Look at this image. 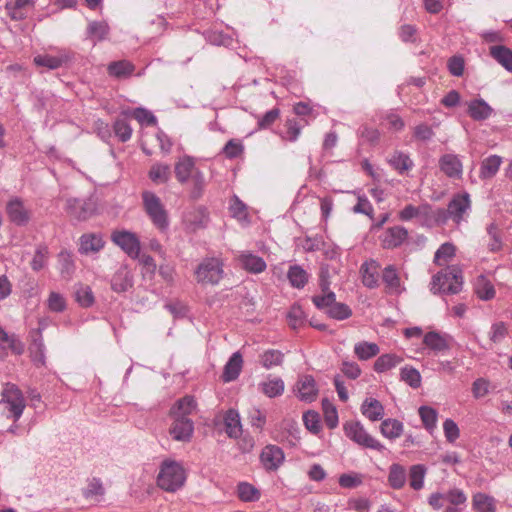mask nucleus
<instances>
[{
    "mask_svg": "<svg viewBox=\"0 0 512 512\" xmlns=\"http://www.w3.org/2000/svg\"><path fill=\"white\" fill-rule=\"evenodd\" d=\"M186 481V473L182 465L174 460H164L159 468L157 485L167 491L176 492Z\"/></svg>",
    "mask_w": 512,
    "mask_h": 512,
    "instance_id": "f257e3e1",
    "label": "nucleus"
},
{
    "mask_svg": "<svg viewBox=\"0 0 512 512\" xmlns=\"http://www.w3.org/2000/svg\"><path fill=\"white\" fill-rule=\"evenodd\" d=\"M462 289L461 271L455 267H448L433 276L431 291L434 294H457Z\"/></svg>",
    "mask_w": 512,
    "mask_h": 512,
    "instance_id": "f03ea898",
    "label": "nucleus"
},
{
    "mask_svg": "<svg viewBox=\"0 0 512 512\" xmlns=\"http://www.w3.org/2000/svg\"><path fill=\"white\" fill-rule=\"evenodd\" d=\"M470 209V195L467 192L459 193L453 196L446 210L438 209L437 217L441 223H446L451 219L454 223L460 224L466 220Z\"/></svg>",
    "mask_w": 512,
    "mask_h": 512,
    "instance_id": "7ed1b4c3",
    "label": "nucleus"
},
{
    "mask_svg": "<svg viewBox=\"0 0 512 512\" xmlns=\"http://www.w3.org/2000/svg\"><path fill=\"white\" fill-rule=\"evenodd\" d=\"M142 200L145 212L153 225L161 232L167 231L169 227L168 213L160 198L151 191L142 193Z\"/></svg>",
    "mask_w": 512,
    "mask_h": 512,
    "instance_id": "20e7f679",
    "label": "nucleus"
},
{
    "mask_svg": "<svg viewBox=\"0 0 512 512\" xmlns=\"http://www.w3.org/2000/svg\"><path fill=\"white\" fill-rule=\"evenodd\" d=\"M195 276L198 283L218 284L223 277V263L216 257L205 258L197 266Z\"/></svg>",
    "mask_w": 512,
    "mask_h": 512,
    "instance_id": "39448f33",
    "label": "nucleus"
},
{
    "mask_svg": "<svg viewBox=\"0 0 512 512\" xmlns=\"http://www.w3.org/2000/svg\"><path fill=\"white\" fill-rule=\"evenodd\" d=\"M343 428L345 435L358 445L377 451L384 449V446L372 437L360 422H347Z\"/></svg>",
    "mask_w": 512,
    "mask_h": 512,
    "instance_id": "423d86ee",
    "label": "nucleus"
},
{
    "mask_svg": "<svg viewBox=\"0 0 512 512\" xmlns=\"http://www.w3.org/2000/svg\"><path fill=\"white\" fill-rule=\"evenodd\" d=\"M0 403L5 404L14 421L20 419L26 407L22 392L16 385L10 383L4 386Z\"/></svg>",
    "mask_w": 512,
    "mask_h": 512,
    "instance_id": "0eeeda50",
    "label": "nucleus"
},
{
    "mask_svg": "<svg viewBox=\"0 0 512 512\" xmlns=\"http://www.w3.org/2000/svg\"><path fill=\"white\" fill-rule=\"evenodd\" d=\"M111 239L129 257L133 259L139 258L141 244L135 233L126 230L115 231L112 233Z\"/></svg>",
    "mask_w": 512,
    "mask_h": 512,
    "instance_id": "6e6552de",
    "label": "nucleus"
},
{
    "mask_svg": "<svg viewBox=\"0 0 512 512\" xmlns=\"http://www.w3.org/2000/svg\"><path fill=\"white\" fill-rule=\"evenodd\" d=\"M5 211L10 222L25 226L31 219V210L19 197H12L6 204Z\"/></svg>",
    "mask_w": 512,
    "mask_h": 512,
    "instance_id": "1a4fd4ad",
    "label": "nucleus"
},
{
    "mask_svg": "<svg viewBox=\"0 0 512 512\" xmlns=\"http://www.w3.org/2000/svg\"><path fill=\"white\" fill-rule=\"evenodd\" d=\"M408 238V231L403 226L389 227L379 236L381 246L385 249H394L402 245Z\"/></svg>",
    "mask_w": 512,
    "mask_h": 512,
    "instance_id": "9d476101",
    "label": "nucleus"
},
{
    "mask_svg": "<svg viewBox=\"0 0 512 512\" xmlns=\"http://www.w3.org/2000/svg\"><path fill=\"white\" fill-rule=\"evenodd\" d=\"M285 454L283 450L276 445L265 446L260 454V462L265 470L275 471L284 462Z\"/></svg>",
    "mask_w": 512,
    "mask_h": 512,
    "instance_id": "9b49d317",
    "label": "nucleus"
},
{
    "mask_svg": "<svg viewBox=\"0 0 512 512\" xmlns=\"http://www.w3.org/2000/svg\"><path fill=\"white\" fill-rule=\"evenodd\" d=\"M294 392L297 398L304 402H312L317 398L318 388L310 375L300 376L295 384Z\"/></svg>",
    "mask_w": 512,
    "mask_h": 512,
    "instance_id": "f8f14e48",
    "label": "nucleus"
},
{
    "mask_svg": "<svg viewBox=\"0 0 512 512\" xmlns=\"http://www.w3.org/2000/svg\"><path fill=\"white\" fill-rule=\"evenodd\" d=\"M194 432V425L189 417H173L169 433L176 441L187 442Z\"/></svg>",
    "mask_w": 512,
    "mask_h": 512,
    "instance_id": "ddd939ff",
    "label": "nucleus"
},
{
    "mask_svg": "<svg viewBox=\"0 0 512 512\" xmlns=\"http://www.w3.org/2000/svg\"><path fill=\"white\" fill-rule=\"evenodd\" d=\"M133 283V273L127 265H121L110 281L111 289L116 293L127 292L133 287Z\"/></svg>",
    "mask_w": 512,
    "mask_h": 512,
    "instance_id": "4468645a",
    "label": "nucleus"
},
{
    "mask_svg": "<svg viewBox=\"0 0 512 512\" xmlns=\"http://www.w3.org/2000/svg\"><path fill=\"white\" fill-rule=\"evenodd\" d=\"M105 245L101 234L85 233L79 238L78 251L82 255H94L99 253Z\"/></svg>",
    "mask_w": 512,
    "mask_h": 512,
    "instance_id": "2eb2a0df",
    "label": "nucleus"
},
{
    "mask_svg": "<svg viewBox=\"0 0 512 512\" xmlns=\"http://www.w3.org/2000/svg\"><path fill=\"white\" fill-rule=\"evenodd\" d=\"M451 337L447 334H440L435 331L428 332L424 335L423 343L434 353L444 354L451 348Z\"/></svg>",
    "mask_w": 512,
    "mask_h": 512,
    "instance_id": "dca6fc26",
    "label": "nucleus"
},
{
    "mask_svg": "<svg viewBox=\"0 0 512 512\" xmlns=\"http://www.w3.org/2000/svg\"><path fill=\"white\" fill-rule=\"evenodd\" d=\"M440 169L449 178L459 179L463 173L462 162L457 155L445 154L439 160Z\"/></svg>",
    "mask_w": 512,
    "mask_h": 512,
    "instance_id": "f3484780",
    "label": "nucleus"
},
{
    "mask_svg": "<svg viewBox=\"0 0 512 512\" xmlns=\"http://www.w3.org/2000/svg\"><path fill=\"white\" fill-rule=\"evenodd\" d=\"M208 216L203 209L189 211L183 216V224L187 231L196 232L206 227Z\"/></svg>",
    "mask_w": 512,
    "mask_h": 512,
    "instance_id": "a211bd4d",
    "label": "nucleus"
},
{
    "mask_svg": "<svg viewBox=\"0 0 512 512\" xmlns=\"http://www.w3.org/2000/svg\"><path fill=\"white\" fill-rule=\"evenodd\" d=\"M67 209L68 213L75 219L85 220L92 215L94 206L92 203L84 200L69 199L67 201Z\"/></svg>",
    "mask_w": 512,
    "mask_h": 512,
    "instance_id": "6ab92c4d",
    "label": "nucleus"
},
{
    "mask_svg": "<svg viewBox=\"0 0 512 512\" xmlns=\"http://www.w3.org/2000/svg\"><path fill=\"white\" fill-rule=\"evenodd\" d=\"M380 265L375 260H370L362 264L360 272L362 282L368 288L378 286Z\"/></svg>",
    "mask_w": 512,
    "mask_h": 512,
    "instance_id": "aec40b11",
    "label": "nucleus"
},
{
    "mask_svg": "<svg viewBox=\"0 0 512 512\" xmlns=\"http://www.w3.org/2000/svg\"><path fill=\"white\" fill-rule=\"evenodd\" d=\"M259 390L269 398L279 397L284 393L285 384L280 377H267L259 383Z\"/></svg>",
    "mask_w": 512,
    "mask_h": 512,
    "instance_id": "412c9836",
    "label": "nucleus"
},
{
    "mask_svg": "<svg viewBox=\"0 0 512 512\" xmlns=\"http://www.w3.org/2000/svg\"><path fill=\"white\" fill-rule=\"evenodd\" d=\"M503 160L498 155H490L483 159L480 164L479 177L482 180L492 179L500 169Z\"/></svg>",
    "mask_w": 512,
    "mask_h": 512,
    "instance_id": "4be33fe9",
    "label": "nucleus"
},
{
    "mask_svg": "<svg viewBox=\"0 0 512 512\" xmlns=\"http://www.w3.org/2000/svg\"><path fill=\"white\" fill-rule=\"evenodd\" d=\"M238 259L242 267L248 272L257 274L263 272L266 269L265 261L261 257L254 255L251 252H242Z\"/></svg>",
    "mask_w": 512,
    "mask_h": 512,
    "instance_id": "5701e85b",
    "label": "nucleus"
},
{
    "mask_svg": "<svg viewBox=\"0 0 512 512\" xmlns=\"http://www.w3.org/2000/svg\"><path fill=\"white\" fill-rule=\"evenodd\" d=\"M493 109L483 99H474L468 103V113L476 121L486 120L491 116Z\"/></svg>",
    "mask_w": 512,
    "mask_h": 512,
    "instance_id": "b1692460",
    "label": "nucleus"
},
{
    "mask_svg": "<svg viewBox=\"0 0 512 512\" xmlns=\"http://www.w3.org/2000/svg\"><path fill=\"white\" fill-rule=\"evenodd\" d=\"M34 3V0L9 1L5 4V9L12 20L19 21L26 18L25 9L34 6Z\"/></svg>",
    "mask_w": 512,
    "mask_h": 512,
    "instance_id": "393cba45",
    "label": "nucleus"
},
{
    "mask_svg": "<svg viewBox=\"0 0 512 512\" xmlns=\"http://www.w3.org/2000/svg\"><path fill=\"white\" fill-rule=\"evenodd\" d=\"M196 170L194 159L190 156L180 158L175 164V175L180 183H186Z\"/></svg>",
    "mask_w": 512,
    "mask_h": 512,
    "instance_id": "a878e982",
    "label": "nucleus"
},
{
    "mask_svg": "<svg viewBox=\"0 0 512 512\" xmlns=\"http://www.w3.org/2000/svg\"><path fill=\"white\" fill-rule=\"evenodd\" d=\"M362 414L371 421L381 420L384 416V407L374 398H366L361 405Z\"/></svg>",
    "mask_w": 512,
    "mask_h": 512,
    "instance_id": "bb28decb",
    "label": "nucleus"
},
{
    "mask_svg": "<svg viewBox=\"0 0 512 512\" xmlns=\"http://www.w3.org/2000/svg\"><path fill=\"white\" fill-rule=\"evenodd\" d=\"M110 28L105 21H90L87 25L86 35L93 43L107 38Z\"/></svg>",
    "mask_w": 512,
    "mask_h": 512,
    "instance_id": "cd10ccee",
    "label": "nucleus"
},
{
    "mask_svg": "<svg viewBox=\"0 0 512 512\" xmlns=\"http://www.w3.org/2000/svg\"><path fill=\"white\" fill-rule=\"evenodd\" d=\"M242 365L243 359L241 354L239 352L233 353L224 367L223 380L225 382L235 380L241 372Z\"/></svg>",
    "mask_w": 512,
    "mask_h": 512,
    "instance_id": "c85d7f7f",
    "label": "nucleus"
},
{
    "mask_svg": "<svg viewBox=\"0 0 512 512\" xmlns=\"http://www.w3.org/2000/svg\"><path fill=\"white\" fill-rule=\"evenodd\" d=\"M229 212L239 223L247 225L250 222L248 208L238 196L233 195L229 202Z\"/></svg>",
    "mask_w": 512,
    "mask_h": 512,
    "instance_id": "c756f323",
    "label": "nucleus"
},
{
    "mask_svg": "<svg viewBox=\"0 0 512 512\" xmlns=\"http://www.w3.org/2000/svg\"><path fill=\"white\" fill-rule=\"evenodd\" d=\"M407 481L406 469L398 464L393 463L389 467L388 484L393 489H401L405 486Z\"/></svg>",
    "mask_w": 512,
    "mask_h": 512,
    "instance_id": "7c9ffc66",
    "label": "nucleus"
},
{
    "mask_svg": "<svg viewBox=\"0 0 512 512\" xmlns=\"http://www.w3.org/2000/svg\"><path fill=\"white\" fill-rule=\"evenodd\" d=\"M404 430L403 423L397 419L388 418L382 421L380 426L381 434L390 440L399 438Z\"/></svg>",
    "mask_w": 512,
    "mask_h": 512,
    "instance_id": "2f4dec72",
    "label": "nucleus"
},
{
    "mask_svg": "<svg viewBox=\"0 0 512 512\" xmlns=\"http://www.w3.org/2000/svg\"><path fill=\"white\" fill-rule=\"evenodd\" d=\"M225 431L231 438H237L242 433L240 416L237 411L229 410L224 417Z\"/></svg>",
    "mask_w": 512,
    "mask_h": 512,
    "instance_id": "473e14b6",
    "label": "nucleus"
},
{
    "mask_svg": "<svg viewBox=\"0 0 512 512\" xmlns=\"http://www.w3.org/2000/svg\"><path fill=\"white\" fill-rule=\"evenodd\" d=\"M491 56L501 64L506 70L512 72V50L502 46H492L490 48Z\"/></svg>",
    "mask_w": 512,
    "mask_h": 512,
    "instance_id": "72a5a7b5",
    "label": "nucleus"
},
{
    "mask_svg": "<svg viewBox=\"0 0 512 512\" xmlns=\"http://www.w3.org/2000/svg\"><path fill=\"white\" fill-rule=\"evenodd\" d=\"M148 176L153 183L164 184L170 179L171 168L168 164H153L149 170Z\"/></svg>",
    "mask_w": 512,
    "mask_h": 512,
    "instance_id": "f704fd0d",
    "label": "nucleus"
},
{
    "mask_svg": "<svg viewBox=\"0 0 512 512\" xmlns=\"http://www.w3.org/2000/svg\"><path fill=\"white\" fill-rule=\"evenodd\" d=\"M196 407L195 400L192 396H185L178 400L171 409L173 417H188Z\"/></svg>",
    "mask_w": 512,
    "mask_h": 512,
    "instance_id": "c9c22d12",
    "label": "nucleus"
},
{
    "mask_svg": "<svg viewBox=\"0 0 512 512\" xmlns=\"http://www.w3.org/2000/svg\"><path fill=\"white\" fill-rule=\"evenodd\" d=\"M472 505L475 511L477 512H495V500L493 497L478 492L473 495Z\"/></svg>",
    "mask_w": 512,
    "mask_h": 512,
    "instance_id": "e433bc0d",
    "label": "nucleus"
},
{
    "mask_svg": "<svg viewBox=\"0 0 512 512\" xmlns=\"http://www.w3.org/2000/svg\"><path fill=\"white\" fill-rule=\"evenodd\" d=\"M382 279L390 293L399 294L402 292L400 278L394 266H387L383 270Z\"/></svg>",
    "mask_w": 512,
    "mask_h": 512,
    "instance_id": "4c0bfd02",
    "label": "nucleus"
},
{
    "mask_svg": "<svg viewBox=\"0 0 512 512\" xmlns=\"http://www.w3.org/2000/svg\"><path fill=\"white\" fill-rule=\"evenodd\" d=\"M476 295L481 300H490L495 296V289L492 283L483 275L477 277L474 283Z\"/></svg>",
    "mask_w": 512,
    "mask_h": 512,
    "instance_id": "58836bf2",
    "label": "nucleus"
},
{
    "mask_svg": "<svg viewBox=\"0 0 512 512\" xmlns=\"http://www.w3.org/2000/svg\"><path fill=\"white\" fill-rule=\"evenodd\" d=\"M380 349L376 343L361 341L355 344L354 353L359 360L365 361L379 353Z\"/></svg>",
    "mask_w": 512,
    "mask_h": 512,
    "instance_id": "ea45409f",
    "label": "nucleus"
},
{
    "mask_svg": "<svg viewBox=\"0 0 512 512\" xmlns=\"http://www.w3.org/2000/svg\"><path fill=\"white\" fill-rule=\"evenodd\" d=\"M284 354L277 349H269L260 355V363L265 369L280 366L283 363Z\"/></svg>",
    "mask_w": 512,
    "mask_h": 512,
    "instance_id": "a19ab883",
    "label": "nucleus"
},
{
    "mask_svg": "<svg viewBox=\"0 0 512 512\" xmlns=\"http://www.w3.org/2000/svg\"><path fill=\"white\" fill-rule=\"evenodd\" d=\"M401 361L402 358L396 354H384L375 361L374 370L378 373H383L396 367Z\"/></svg>",
    "mask_w": 512,
    "mask_h": 512,
    "instance_id": "79ce46f5",
    "label": "nucleus"
},
{
    "mask_svg": "<svg viewBox=\"0 0 512 512\" xmlns=\"http://www.w3.org/2000/svg\"><path fill=\"white\" fill-rule=\"evenodd\" d=\"M445 494V501H447L450 506L458 508V511H461L467 503V495L465 492L459 488H451Z\"/></svg>",
    "mask_w": 512,
    "mask_h": 512,
    "instance_id": "37998d69",
    "label": "nucleus"
},
{
    "mask_svg": "<svg viewBox=\"0 0 512 512\" xmlns=\"http://www.w3.org/2000/svg\"><path fill=\"white\" fill-rule=\"evenodd\" d=\"M105 493L102 481L98 478L89 480L87 487L83 490V496L86 499H92L99 502Z\"/></svg>",
    "mask_w": 512,
    "mask_h": 512,
    "instance_id": "c03bdc74",
    "label": "nucleus"
},
{
    "mask_svg": "<svg viewBox=\"0 0 512 512\" xmlns=\"http://www.w3.org/2000/svg\"><path fill=\"white\" fill-rule=\"evenodd\" d=\"M426 472L427 469L423 464H416L410 467L409 479L411 488L414 490H420L423 488Z\"/></svg>",
    "mask_w": 512,
    "mask_h": 512,
    "instance_id": "a18cd8bd",
    "label": "nucleus"
},
{
    "mask_svg": "<svg viewBox=\"0 0 512 512\" xmlns=\"http://www.w3.org/2000/svg\"><path fill=\"white\" fill-rule=\"evenodd\" d=\"M46 307L52 313H62L67 308L66 298L56 291H51L46 300Z\"/></svg>",
    "mask_w": 512,
    "mask_h": 512,
    "instance_id": "49530a36",
    "label": "nucleus"
},
{
    "mask_svg": "<svg viewBox=\"0 0 512 512\" xmlns=\"http://www.w3.org/2000/svg\"><path fill=\"white\" fill-rule=\"evenodd\" d=\"M389 163L401 174L410 170L413 166V162L409 156L398 151L394 152L393 155L389 158Z\"/></svg>",
    "mask_w": 512,
    "mask_h": 512,
    "instance_id": "de8ad7c7",
    "label": "nucleus"
},
{
    "mask_svg": "<svg viewBox=\"0 0 512 512\" xmlns=\"http://www.w3.org/2000/svg\"><path fill=\"white\" fill-rule=\"evenodd\" d=\"M66 60L67 58L65 56H52L48 54H42L35 56L33 61L37 66H43L48 69H57L62 66Z\"/></svg>",
    "mask_w": 512,
    "mask_h": 512,
    "instance_id": "09e8293b",
    "label": "nucleus"
},
{
    "mask_svg": "<svg viewBox=\"0 0 512 512\" xmlns=\"http://www.w3.org/2000/svg\"><path fill=\"white\" fill-rule=\"evenodd\" d=\"M288 279L291 285L295 288H302L308 281L307 272L300 266H291L288 271Z\"/></svg>",
    "mask_w": 512,
    "mask_h": 512,
    "instance_id": "8fccbe9b",
    "label": "nucleus"
},
{
    "mask_svg": "<svg viewBox=\"0 0 512 512\" xmlns=\"http://www.w3.org/2000/svg\"><path fill=\"white\" fill-rule=\"evenodd\" d=\"M419 416L424 427L432 432L436 428L437 423V411L429 406H421L418 410Z\"/></svg>",
    "mask_w": 512,
    "mask_h": 512,
    "instance_id": "3c124183",
    "label": "nucleus"
},
{
    "mask_svg": "<svg viewBox=\"0 0 512 512\" xmlns=\"http://www.w3.org/2000/svg\"><path fill=\"white\" fill-rule=\"evenodd\" d=\"M438 209L433 210L429 204H421L418 206L417 219L422 225H431L432 223H440L437 217Z\"/></svg>",
    "mask_w": 512,
    "mask_h": 512,
    "instance_id": "603ef678",
    "label": "nucleus"
},
{
    "mask_svg": "<svg viewBox=\"0 0 512 512\" xmlns=\"http://www.w3.org/2000/svg\"><path fill=\"white\" fill-rule=\"evenodd\" d=\"M133 71V64L125 60L112 62L108 66L109 74L117 78L129 76Z\"/></svg>",
    "mask_w": 512,
    "mask_h": 512,
    "instance_id": "864d4df0",
    "label": "nucleus"
},
{
    "mask_svg": "<svg viewBox=\"0 0 512 512\" xmlns=\"http://www.w3.org/2000/svg\"><path fill=\"white\" fill-rule=\"evenodd\" d=\"M324 420L328 428L334 429L338 425V413L336 407L327 399L322 400Z\"/></svg>",
    "mask_w": 512,
    "mask_h": 512,
    "instance_id": "5fc2aeb1",
    "label": "nucleus"
},
{
    "mask_svg": "<svg viewBox=\"0 0 512 512\" xmlns=\"http://www.w3.org/2000/svg\"><path fill=\"white\" fill-rule=\"evenodd\" d=\"M321 292V295L313 296L312 301L318 309L324 310L327 313V310H329L336 301V296L331 290Z\"/></svg>",
    "mask_w": 512,
    "mask_h": 512,
    "instance_id": "6e6d98bb",
    "label": "nucleus"
},
{
    "mask_svg": "<svg viewBox=\"0 0 512 512\" xmlns=\"http://www.w3.org/2000/svg\"><path fill=\"white\" fill-rule=\"evenodd\" d=\"M455 255V247L451 243L442 244L436 251L434 256V262L437 265H445Z\"/></svg>",
    "mask_w": 512,
    "mask_h": 512,
    "instance_id": "4d7b16f0",
    "label": "nucleus"
},
{
    "mask_svg": "<svg viewBox=\"0 0 512 512\" xmlns=\"http://www.w3.org/2000/svg\"><path fill=\"white\" fill-rule=\"evenodd\" d=\"M238 496L246 502L257 501L260 498V492L251 484L243 482L238 485Z\"/></svg>",
    "mask_w": 512,
    "mask_h": 512,
    "instance_id": "13d9d810",
    "label": "nucleus"
},
{
    "mask_svg": "<svg viewBox=\"0 0 512 512\" xmlns=\"http://www.w3.org/2000/svg\"><path fill=\"white\" fill-rule=\"evenodd\" d=\"M400 375L401 379L412 388H418L421 385V375L418 370L412 367H403Z\"/></svg>",
    "mask_w": 512,
    "mask_h": 512,
    "instance_id": "bf43d9fd",
    "label": "nucleus"
},
{
    "mask_svg": "<svg viewBox=\"0 0 512 512\" xmlns=\"http://www.w3.org/2000/svg\"><path fill=\"white\" fill-rule=\"evenodd\" d=\"M303 422L307 430L313 434H318L321 430L320 416L315 411H307L303 414Z\"/></svg>",
    "mask_w": 512,
    "mask_h": 512,
    "instance_id": "052dcab7",
    "label": "nucleus"
},
{
    "mask_svg": "<svg viewBox=\"0 0 512 512\" xmlns=\"http://www.w3.org/2000/svg\"><path fill=\"white\" fill-rule=\"evenodd\" d=\"M58 263L63 276H69L74 271V261L70 252L61 251L58 254Z\"/></svg>",
    "mask_w": 512,
    "mask_h": 512,
    "instance_id": "680f3d73",
    "label": "nucleus"
},
{
    "mask_svg": "<svg viewBox=\"0 0 512 512\" xmlns=\"http://www.w3.org/2000/svg\"><path fill=\"white\" fill-rule=\"evenodd\" d=\"M327 314L333 319L344 320L352 315V311L347 305L335 301L331 308L327 310Z\"/></svg>",
    "mask_w": 512,
    "mask_h": 512,
    "instance_id": "e2e57ef3",
    "label": "nucleus"
},
{
    "mask_svg": "<svg viewBox=\"0 0 512 512\" xmlns=\"http://www.w3.org/2000/svg\"><path fill=\"white\" fill-rule=\"evenodd\" d=\"M363 482V477L359 473H345L339 477V485L343 488H356Z\"/></svg>",
    "mask_w": 512,
    "mask_h": 512,
    "instance_id": "0e129e2a",
    "label": "nucleus"
},
{
    "mask_svg": "<svg viewBox=\"0 0 512 512\" xmlns=\"http://www.w3.org/2000/svg\"><path fill=\"white\" fill-rule=\"evenodd\" d=\"M114 132L120 141L126 142L131 138L132 128L124 119H118L114 123Z\"/></svg>",
    "mask_w": 512,
    "mask_h": 512,
    "instance_id": "69168bd1",
    "label": "nucleus"
},
{
    "mask_svg": "<svg viewBox=\"0 0 512 512\" xmlns=\"http://www.w3.org/2000/svg\"><path fill=\"white\" fill-rule=\"evenodd\" d=\"M133 117L141 124L152 126L156 125V117L147 109L139 107L133 110Z\"/></svg>",
    "mask_w": 512,
    "mask_h": 512,
    "instance_id": "338daca9",
    "label": "nucleus"
},
{
    "mask_svg": "<svg viewBox=\"0 0 512 512\" xmlns=\"http://www.w3.org/2000/svg\"><path fill=\"white\" fill-rule=\"evenodd\" d=\"M76 301L82 306V307H89L94 303V296L91 288L89 286H83L81 285L76 290Z\"/></svg>",
    "mask_w": 512,
    "mask_h": 512,
    "instance_id": "774afa93",
    "label": "nucleus"
}]
</instances>
